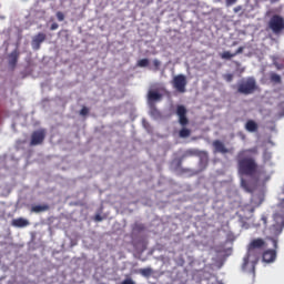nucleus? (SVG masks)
<instances>
[{
  "mask_svg": "<svg viewBox=\"0 0 284 284\" xmlns=\"http://www.w3.org/2000/svg\"><path fill=\"white\" fill-rule=\"evenodd\" d=\"M29 224H30V220H28L26 217H14L11 221V225L18 226V227L29 226Z\"/></svg>",
  "mask_w": 284,
  "mask_h": 284,
  "instance_id": "obj_15",
  "label": "nucleus"
},
{
  "mask_svg": "<svg viewBox=\"0 0 284 284\" xmlns=\"http://www.w3.org/2000/svg\"><path fill=\"white\" fill-rule=\"evenodd\" d=\"M244 49L245 47H239V49H236L234 53H231L230 51H223V53H221V58L222 60H232V58H235L240 53H243Z\"/></svg>",
  "mask_w": 284,
  "mask_h": 284,
  "instance_id": "obj_13",
  "label": "nucleus"
},
{
  "mask_svg": "<svg viewBox=\"0 0 284 284\" xmlns=\"http://www.w3.org/2000/svg\"><path fill=\"white\" fill-rule=\"evenodd\" d=\"M236 89L237 93H242V95H252V93H255L258 89L256 78H243L240 80V82H237Z\"/></svg>",
  "mask_w": 284,
  "mask_h": 284,
  "instance_id": "obj_5",
  "label": "nucleus"
},
{
  "mask_svg": "<svg viewBox=\"0 0 284 284\" xmlns=\"http://www.w3.org/2000/svg\"><path fill=\"white\" fill-rule=\"evenodd\" d=\"M264 200H265L264 193H253L252 195L253 213L255 209H257L258 206H261V204H263Z\"/></svg>",
  "mask_w": 284,
  "mask_h": 284,
  "instance_id": "obj_12",
  "label": "nucleus"
},
{
  "mask_svg": "<svg viewBox=\"0 0 284 284\" xmlns=\"http://www.w3.org/2000/svg\"><path fill=\"white\" fill-rule=\"evenodd\" d=\"M213 146L219 153H229V149H226L225 144L221 140H214Z\"/></svg>",
  "mask_w": 284,
  "mask_h": 284,
  "instance_id": "obj_17",
  "label": "nucleus"
},
{
  "mask_svg": "<svg viewBox=\"0 0 284 284\" xmlns=\"http://www.w3.org/2000/svg\"><path fill=\"white\" fill-rule=\"evenodd\" d=\"M271 158H272V153L265 150L263 153V160L266 162L267 160H271Z\"/></svg>",
  "mask_w": 284,
  "mask_h": 284,
  "instance_id": "obj_28",
  "label": "nucleus"
},
{
  "mask_svg": "<svg viewBox=\"0 0 284 284\" xmlns=\"http://www.w3.org/2000/svg\"><path fill=\"white\" fill-rule=\"evenodd\" d=\"M272 242H273V246L274 248H266L263 252V261L264 262H274L276 260V255H277V246H278V240L276 237H272Z\"/></svg>",
  "mask_w": 284,
  "mask_h": 284,
  "instance_id": "obj_8",
  "label": "nucleus"
},
{
  "mask_svg": "<svg viewBox=\"0 0 284 284\" xmlns=\"http://www.w3.org/2000/svg\"><path fill=\"white\" fill-rule=\"evenodd\" d=\"M19 58H20L19 49H14L13 51H11V53H9V55H8V64L10 67V69H12V71H14V69H17V64L19 62Z\"/></svg>",
  "mask_w": 284,
  "mask_h": 284,
  "instance_id": "obj_11",
  "label": "nucleus"
},
{
  "mask_svg": "<svg viewBox=\"0 0 284 284\" xmlns=\"http://www.w3.org/2000/svg\"><path fill=\"white\" fill-rule=\"evenodd\" d=\"M57 19L62 22L64 20V13H62L61 11H58L57 13Z\"/></svg>",
  "mask_w": 284,
  "mask_h": 284,
  "instance_id": "obj_33",
  "label": "nucleus"
},
{
  "mask_svg": "<svg viewBox=\"0 0 284 284\" xmlns=\"http://www.w3.org/2000/svg\"><path fill=\"white\" fill-rule=\"evenodd\" d=\"M150 60L148 58H143L142 60H138V67H149Z\"/></svg>",
  "mask_w": 284,
  "mask_h": 284,
  "instance_id": "obj_24",
  "label": "nucleus"
},
{
  "mask_svg": "<svg viewBox=\"0 0 284 284\" xmlns=\"http://www.w3.org/2000/svg\"><path fill=\"white\" fill-rule=\"evenodd\" d=\"M57 29H59V24H58V22H53V23L51 24V27H50V30H51V31H55Z\"/></svg>",
  "mask_w": 284,
  "mask_h": 284,
  "instance_id": "obj_35",
  "label": "nucleus"
},
{
  "mask_svg": "<svg viewBox=\"0 0 284 284\" xmlns=\"http://www.w3.org/2000/svg\"><path fill=\"white\" fill-rule=\"evenodd\" d=\"M95 220H97L98 222H101V221L103 220V217H102V215L97 214V215H95Z\"/></svg>",
  "mask_w": 284,
  "mask_h": 284,
  "instance_id": "obj_38",
  "label": "nucleus"
},
{
  "mask_svg": "<svg viewBox=\"0 0 284 284\" xmlns=\"http://www.w3.org/2000/svg\"><path fill=\"white\" fill-rule=\"evenodd\" d=\"M268 29L273 31L276 36L282 33L284 31V18L282 16H272V18L268 21Z\"/></svg>",
  "mask_w": 284,
  "mask_h": 284,
  "instance_id": "obj_6",
  "label": "nucleus"
},
{
  "mask_svg": "<svg viewBox=\"0 0 284 284\" xmlns=\"http://www.w3.org/2000/svg\"><path fill=\"white\" fill-rule=\"evenodd\" d=\"M151 115L159 118L161 115V111L156 106H151Z\"/></svg>",
  "mask_w": 284,
  "mask_h": 284,
  "instance_id": "obj_25",
  "label": "nucleus"
},
{
  "mask_svg": "<svg viewBox=\"0 0 284 284\" xmlns=\"http://www.w3.org/2000/svg\"><path fill=\"white\" fill-rule=\"evenodd\" d=\"M262 221H263V224H264L265 226H267V221H268L267 215L263 214V215H262Z\"/></svg>",
  "mask_w": 284,
  "mask_h": 284,
  "instance_id": "obj_36",
  "label": "nucleus"
},
{
  "mask_svg": "<svg viewBox=\"0 0 284 284\" xmlns=\"http://www.w3.org/2000/svg\"><path fill=\"white\" fill-rule=\"evenodd\" d=\"M121 284H136L132 277H125Z\"/></svg>",
  "mask_w": 284,
  "mask_h": 284,
  "instance_id": "obj_29",
  "label": "nucleus"
},
{
  "mask_svg": "<svg viewBox=\"0 0 284 284\" xmlns=\"http://www.w3.org/2000/svg\"><path fill=\"white\" fill-rule=\"evenodd\" d=\"M179 164H182V160H180Z\"/></svg>",
  "mask_w": 284,
  "mask_h": 284,
  "instance_id": "obj_39",
  "label": "nucleus"
},
{
  "mask_svg": "<svg viewBox=\"0 0 284 284\" xmlns=\"http://www.w3.org/2000/svg\"><path fill=\"white\" fill-rule=\"evenodd\" d=\"M171 84L173 89L179 91V93H185L187 87V78L183 73H180L179 75H174V78L171 81Z\"/></svg>",
  "mask_w": 284,
  "mask_h": 284,
  "instance_id": "obj_7",
  "label": "nucleus"
},
{
  "mask_svg": "<svg viewBox=\"0 0 284 284\" xmlns=\"http://www.w3.org/2000/svg\"><path fill=\"white\" fill-rule=\"evenodd\" d=\"M224 80H226V82H232V80H234V74L233 73H225L223 75Z\"/></svg>",
  "mask_w": 284,
  "mask_h": 284,
  "instance_id": "obj_27",
  "label": "nucleus"
},
{
  "mask_svg": "<svg viewBox=\"0 0 284 284\" xmlns=\"http://www.w3.org/2000/svg\"><path fill=\"white\" fill-rule=\"evenodd\" d=\"M45 40H47L45 33H42V32L37 33V36H34L31 41L32 49L34 51H39V49H41V44H43Z\"/></svg>",
  "mask_w": 284,
  "mask_h": 284,
  "instance_id": "obj_10",
  "label": "nucleus"
},
{
  "mask_svg": "<svg viewBox=\"0 0 284 284\" xmlns=\"http://www.w3.org/2000/svg\"><path fill=\"white\" fill-rule=\"evenodd\" d=\"M199 153V149H186V151H184L182 158H191L193 155H197Z\"/></svg>",
  "mask_w": 284,
  "mask_h": 284,
  "instance_id": "obj_22",
  "label": "nucleus"
},
{
  "mask_svg": "<svg viewBox=\"0 0 284 284\" xmlns=\"http://www.w3.org/2000/svg\"><path fill=\"white\" fill-rule=\"evenodd\" d=\"M248 153L257 154L258 146H252L251 149H242L236 155L237 160V171L240 175H245L246 178H252L253 180H261V174L265 171H261L258 162L255 158L248 155Z\"/></svg>",
  "mask_w": 284,
  "mask_h": 284,
  "instance_id": "obj_1",
  "label": "nucleus"
},
{
  "mask_svg": "<svg viewBox=\"0 0 284 284\" xmlns=\"http://www.w3.org/2000/svg\"><path fill=\"white\" fill-rule=\"evenodd\" d=\"M90 109L88 106H82L80 115H89Z\"/></svg>",
  "mask_w": 284,
  "mask_h": 284,
  "instance_id": "obj_30",
  "label": "nucleus"
},
{
  "mask_svg": "<svg viewBox=\"0 0 284 284\" xmlns=\"http://www.w3.org/2000/svg\"><path fill=\"white\" fill-rule=\"evenodd\" d=\"M148 98L149 102H156L158 100H162L163 95L159 91H149Z\"/></svg>",
  "mask_w": 284,
  "mask_h": 284,
  "instance_id": "obj_19",
  "label": "nucleus"
},
{
  "mask_svg": "<svg viewBox=\"0 0 284 284\" xmlns=\"http://www.w3.org/2000/svg\"><path fill=\"white\" fill-rule=\"evenodd\" d=\"M140 273L146 277H149L150 275H152L153 273V268L151 266H146L144 268H140Z\"/></svg>",
  "mask_w": 284,
  "mask_h": 284,
  "instance_id": "obj_23",
  "label": "nucleus"
},
{
  "mask_svg": "<svg viewBox=\"0 0 284 284\" xmlns=\"http://www.w3.org/2000/svg\"><path fill=\"white\" fill-rule=\"evenodd\" d=\"M245 130L250 133H256L258 131V122L256 120H247L245 122Z\"/></svg>",
  "mask_w": 284,
  "mask_h": 284,
  "instance_id": "obj_14",
  "label": "nucleus"
},
{
  "mask_svg": "<svg viewBox=\"0 0 284 284\" xmlns=\"http://www.w3.org/2000/svg\"><path fill=\"white\" fill-rule=\"evenodd\" d=\"M242 211L244 212L245 217H252V215L254 214L252 197L247 204H244L242 206Z\"/></svg>",
  "mask_w": 284,
  "mask_h": 284,
  "instance_id": "obj_16",
  "label": "nucleus"
},
{
  "mask_svg": "<svg viewBox=\"0 0 284 284\" xmlns=\"http://www.w3.org/2000/svg\"><path fill=\"white\" fill-rule=\"evenodd\" d=\"M241 185L243 186V189H245V191H251L252 190L247 180L242 179L241 180Z\"/></svg>",
  "mask_w": 284,
  "mask_h": 284,
  "instance_id": "obj_26",
  "label": "nucleus"
},
{
  "mask_svg": "<svg viewBox=\"0 0 284 284\" xmlns=\"http://www.w3.org/2000/svg\"><path fill=\"white\" fill-rule=\"evenodd\" d=\"M134 229H135V231H144L145 226L142 223H138V224H135Z\"/></svg>",
  "mask_w": 284,
  "mask_h": 284,
  "instance_id": "obj_31",
  "label": "nucleus"
},
{
  "mask_svg": "<svg viewBox=\"0 0 284 284\" xmlns=\"http://www.w3.org/2000/svg\"><path fill=\"white\" fill-rule=\"evenodd\" d=\"M197 155H199L201 162H204V164H209L210 158H209L207 151H199L197 150Z\"/></svg>",
  "mask_w": 284,
  "mask_h": 284,
  "instance_id": "obj_20",
  "label": "nucleus"
},
{
  "mask_svg": "<svg viewBox=\"0 0 284 284\" xmlns=\"http://www.w3.org/2000/svg\"><path fill=\"white\" fill-rule=\"evenodd\" d=\"M264 246H266V242L263 237H255L248 243L246 255L243 258L242 268L245 271L247 268V264H250V260L252 258L250 273H252L253 277L256 275V264L263 253Z\"/></svg>",
  "mask_w": 284,
  "mask_h": 284,
  "instance_id": "obj_2",
  "label": "nucleus"
},
{
  "mask_svg": "<svg viewBox=\"0 0 284 284\" xmlns=\"http://www.w3.org/2000/svg\"><path fill=\"white\" fill-rule=\"evenodd\" d=\"M237 0H225L226 7H232L233 4H236Z\"/></svg>",
  "mask_w": 284,
  "mask_h": 284,
  "instance_id": "obj_34",
  "label": "nucleus"
},
{
  "mask_svg": "<svg viewBox=\"0 0 284 284\" xmlns=\"http://www.w3.org/2000/svg\"><path fill=\"white\" fill-rule=\"evenodd\" d=\"M45 135H47L45 129H38L37 131H33L31 133L30 145L37 146L39 144H43L45 140Z\"/></svg>",
  "mask_w": 284,
  "mask_h": 284,
  "instance_id": "obj_9",
  "label": "nucleus"
},
{
  "mask_svg": "<svg viewBox=\"0 0 284 284\" xmlns=\"http://www.w3.org/2000/svg\"><path fill=\"white\" fill-rule=\"evenodd\" d=\"M270 81L273 82L274 84H282V78L278 73H271Z\"/></svg>",
  "mask_w": 284,
  "mask_h": 284,
  "instance_id": "obj_21",
  "label": "nucleus"
},
{
  "mask_svg": "<svg viewBox=\"0 0 284 284\" xmlns=\"http://www.w3.org/2000/svg\"><path fill=\"white\" fill-rule=\"evenodd\" d=\"M176 115L179 116V123L181 124L182 129L179 131L180 138H190L192 131L187 129V124L190 122L187 118V109L184 104H179L176 106Z\"/></svg>",
  "mask_w": 284,
  "mask_h": 284,
  "instance_id": "obj_4",
  "label": "nucleus"
},
{
  "mask_svg": "<svg viewBox=\"0 0 284 284\" xmlns=\"http://www.w3.org/2000/svg\"><path fill=\"white\" fill-rule=\"evenodd\" d=\"M243 7L239 6L234 8V13H239V11H242Z\"/></svg>",
  "mask_w": 284,
  "mask_h": 284,
  "instance_id": "obj_37",
  "label": "nucleus"
},
{
  "mask_svg": "<svg viewBox=\"0 0 284 284\" xmlns=\"http://www.w3.org/2000/svg\"><path fill=\"white\" fill-rule=\"evenodd\" d=\"M284 193V186H283ZM284 229V197L276 205L275 212L273 213V221L270 225V232L272 235H280Z\"/></svg>",
  "mask_w": 284,
  "mask_h": 284,
  "instance_id": "obj_3",
  "label": "nucleus"
},
{
  "mask_svg": "<svg viewBox=\"0 0 284 284\" xmlns=\"http://www.w3.org/2000/svg\"><path fill=\"white\" fill-rule=\"evenodd\" d=\"M153 65L155 67V71H159V69L161 67L160 60H158V59L153 60Z\"/></svg>",
  "mask_w": 284,
  "mask_h": 284,
  "instance_id": "obj_32",
  "label": "nucleus"
},
{
  "mask_svg": "<svg viewBox=\"0 0 284 284\" xmlns=\"http://www.w3.org/2000/svg\"><path fill=\"white\" fill-rule=\"evenodd\" d=\"M49 209H50L49 204H33V206H31V212L42 213L43 211H49Z\"/></svg>",
  "mask_w": 284,
  "mask_h": 284,
  "instance_id": "obj_18",
  "label": "nucleus"
}]
</instances>
